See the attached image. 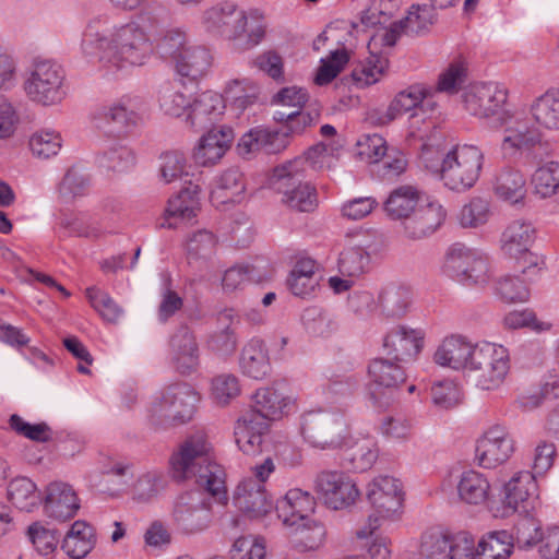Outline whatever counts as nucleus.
<instances>
[{
	"label": "nucleus",
	"instance_id": "34",
	"mask_svg": "<svg viewBox=\"0 0 559 559\" xmlns=\"http://www.w3.org/2000/svg\"><path fill=\"white\" fill-rule=\"evenodd\" d=\"M421 191L414 185L394 188L383 202V211L392 221H404L420 204Z\"/></svg>",
	"mask_w": 559,
	"mask_h": 559
},
{
	"label": "nucleus",
	"instance_id": "15",
	"mask_svg": "<svg viewBox=\"0 0 559 559\" xmlns=\"http://www.w3.org/2000/svg\"><path fill=\"white\" fill-rule=\"evenodd\" d=\"M369 379L368 389L370 397L379 406L389 403L399 388L406 381L404 368L386 358H374L367 367Z\"/></svg>",
	"mask_w": 559,
	"mask_h": 559
},
{
	"label": "nucleus",
	"instance_id": "3",
	"mask_svg": "<svg viewBox=\"0 0 559 559\" xmlns=\"http://www.w3.org/2000/svg\"><path fill=\"white\" fill-rule=\"evenodd\" d=\"M435 21L433 8L428 4L412 5L407 15L394 22L389 28L377 31L368 43L370 60L360 72H355L357 81L370 85L378 82L385 72L389 61L383 49L392 48L402 34H419Z\"/></svg>",
	"mask_w": 559,
	"mask_h": 559
},
{
	"label": "nucleus",
	"instance_id": "7",
	"mask_svg": "<svg viewBox=\"0 0 559 559\" xmlns=\"http://www.w3.org/2000/svg\"><path fill=\"white\" fill-rule=\"evenodd\" d=\"M146 107L141 97L124 95L97 108L92 115L96 129L104 133L128 135L145 121Z\"/></svg>",
	"mask_w": 559,
	"mask_h": 559
},
{
	"label": "nucleus",
	"instance_id": "46",
	"mask_svg": "<svg viewBox=\"0 0 559 559\" xmlns=\"http://www.w3.org/2000/svg\"><path fill=\"white\" fill-rule=\"evenodd\" d=\"M383 313L388 318L400 319L406 314L412 300L407 285L401 282L391 283L379 297Z\"/></svg>",
	"mask_w": 559,
	"mask_h": 559
},
{
	"label": "nucleus",
	"instance_id": "60",
	"mask_svg": "<svg viewBox=\"0 0 559 559\" xmlns=\"http://www.w3.org/2000/svg\"><path fill=\"white\" fill-rule=\"evenodd\" d=\"M159 108L165 115L180 117L188 114L190 102L187 96L174 86H164L159 92Z\"/></svg>",
	"mask_w": 559,
	"mask_h": 559
},
{
	"label": "nucleus",
	"instance_id": "13",
	"mask_svg": "<svg viewBox=\"0 0 559 559\" xmlns=\"http://www.w3.org/2000/svg\"><path fill=\"white\" fill-rule=\"evenodd\" d=\"M441 272L447 277L481 280L492 276L488 255L462 242L452 243L444 253Z\"/></svg>",
	"mask_w": 559,
	"mask_h": 559
},
{
	"label": "nucleus",
	"instance_id": "63",
	"mask_svg": "<svg viewBox=\"0 0 559 559\" xmlns=\"http://www.w3.org/2000/svg\"><path fill=\"white\" fill-rule=\"evenodd\" d=\"M449 535L440 532L425 533L421 536V559H449Z\"/></svg>",
	"mask_w": 559,
	"mask_h": 559
},
{
	"label": "nucleus",
	"instance_id": "58",
	"mask_svg": "<svg viewBox=\"0 0 559 559\" xmlns=\"http://www.w3.org/2000/svg\"><path fill=\"white\" fill-rule=\"evenodd\" d=\"M60 225L71 235L83 237H97L102 229L96 221L86 213L64 214Z\"/></svg>",
	"mask_w": 559,
	"mask_h": 559
},
{
	"label": "nucleus",
	"instance_id": "51",
	"mask_svg": "<svg viewBox=\"0 0 559 559\" xmlns=\"http://www.w3.org/2000/svg\"><path fill=\"white\" fill-rule=\"evenodd\" d=\"M490 216L491 209L489 200L475 197L462 206L457 219L463 228H478L487 224Z\"/></svg>",
	"mask_w": 559,
	"mask_h": 559
},
{
	"label": "nucleus",
	"instance_id": "39",
	"mask_svg": "<svg viewBox=\"0 0 559 559\" xmlns=\"http://www.w3.org/2000/svg\"><path fill=\"white\" fill-rule=\"evenodd\" d=\"M176 70L181 76L198 79L203 76L212 66V55L204 46L190 45L175 61Z\"/></svg>",
	"mask_w": 559,
	"mask_h": 559
},
{
	"label": "nucleus",
	"instance_id": "1",
	"mask_svg": "<svg viewBox=\"0 0 559 559\" xmlns=\"http://www.w3.org/2000/svg\"><path fill=\"white\" fill-rule=\"evenodd\" d=\"M159 20L150 12H142L126 23H115L107 14L88 20L81 38V52L95 57L99 68L108 74L142 67L157 51L174 62L190 46L180 29H169L159 39Z\"/></svg>",
	"mask_w": 559,
	"mask_h": 559
},
{
	"label": "nucleus",
	"instance_id": "16",
	"mask_svg": "<svg viewBox=\"0 0 559 559\" xmlns=\"http://www.w3.org/2000/svg\"><path fill=\"white\" fill-rule=\"evenodd\" d=\"M508 90L498 83H481L473 85L464 94V107L473 116L480 119L499 117L507 110L503 109L508 100Z\"/></svg>",
	"mask_w": 559,
	"mask_h": 559
},
{
	"label": "nucleus",
	"instance_id": "30",
	"mask_svg": "<svg viewBox=\"0 0 559 559\" xmlns=\"http://www.w3.org/2000/svg\"><path fill=\"white\" fill-rule=\"evenodd\" d=\"M536 237V229L532 222L516 218L510 222L501 234L500 249L504 255L520 259L530 253V248Z\"/></svg>",
	"mask_w": 559,
	"mask_h": 559
},
{
	"label": "nucleus",
	"instance_id": "2",
	"mask_svg": "<svg viewBox=\"0 0 559 559\" xmlns=\"http://www.w3.org/2000/svg\"><path fill=\"white\" fill-rule=\"evenodd\" d=\"M211 443L204 432L188 437L171 455L170 465L177 480L194 478L219 503L226 504L228 497L225 472L211 456Z\"/></svg>",
	"mask_w": 559,
	"mask_h": 559
},
{
	"label": "nucleus",
	"instance_id": "55",
	"mask_svg": "<svg viewBox=\"0 0 559 559\" xmlns=\"http://www.w3.org/2000/svg\"><path fill=\"white\" fill-rule=\"evenodd\" d=\"M337 148L331 144L318 143L311 146L302 156L295 159H302V168L307 170V166L316 170L330 169L335 165L337 159Z\"/></svg>",
	"mask_w": 559,
	"mask_h": 559
},
{
	"label": "nucleus",
	"instance_id": "19",
	"mask_svg": "<svg viewBox=\"0 0 559 559\" xmlns=\"http://www.w3.org/2000/svg\"><path fill=\"white\" fill-rule=\"evenodd\" d=\"M447 211L438 201L419 204L401 222L402 234L409 240H421L431 236L444 223Z\"/></svg>",
	"mask_w": 559,
	"mask_h": 559
},
{
	"label": "nucleus",
	"instance_id": "53",
	"mask_svg": "<svg viewBox=\"0 0 559 559\" xmlns=\"http://www.w3.org/2000/svg\"><path fill=\"white\" fill-rule=\"evenodd\" d=\"M36 489L35 483L29 478L16 477L9 485V499L20 510L31 511L39 501Z\"/></svg>",
	"mask_w": 559,
	"mask_h": 559
},
{
	"label": "nucleus",
	"instance_id": "33",
	"mask_svg": "<svg viewBox=\"0 0 559 559\" xmlns=\"http://www.w3.org/2000/svg\"><path fill=\"white\" fill-rule=\"evenodd\" d=\"M225 103L218 93L206 91L190 103L186 121L192 128H206L214 123L224 112Z\"/></svg>",
	"mask_w": 559,
	"mask_h": 559
},
{
	"label": "nucleus",
	"instance_id": "40",
	"mask_svg": "<svg viewBox=\"0 0 559 559\" xmlns=\"http://www.w3.org/2000/svg\"><path fill=\"white\" fill-rule=\"evenodd\" d=\"M240 368L243 374L261 380L271 371L270 359L264 343L261 340H251L242 348Z\"/></svg>",
	"mask_w": 559,
	"mask_h": 559
},
{
	"label": "nucleus",
	"instance_id": "5",
	"mask_svg": "<svg viewBox=\"0 0 559 559\" xmlns=\"http://www.w3.org/2000/svg\"><path fill=\"white\" fill-rule=\"evenodd\" d=\"M485 155L474 144H456L442 155L440 180L451 191L465 192L478 181Z\"/></svg>",
	"mask_w": 559,
	"mask_h": 559
},
{
	"label": "nucleus",
	"instance_id": "45",
	"mask_svg": "<svg viewBox=\"0 0 559 559\" xmlns=\"http://www.w3.org/2000/svg\"><path fill=\"white\" fill-rule=\"evenodd\" d=\"M456 489L463 502L480 504L488 498L490 484L481 473L471 469L462 473Z\"/></svg>",
	"mask_w": 559,
	"mask_h": 559
},
{
	"label": "nucleus",
	"instance_id": "62",
	"mask_svg": "<svg viewBox=\"0 0 559 559\" xmlns=\"http://www.w3.org/2000/svg\"><path fill=\"white\" fill-rule=\"evenodd\" d=\"M466 79V67L463 61H454L439 75L436 91L447 94H455L462 87Z\"/></svg>",
	"mask_w": 559,
	"mask_h": 559
},
{
	"label": "nucleus",
	"instance_id": "23",
	"mask_svg": "<svg viewBox=\"0 0 559 559\" xmlns=\"http://www.w3.org/2000/svg\"><path fill=\"white\" fill-rule=\"evenodd\" d=\"M170 361L182 376L194 373L200 366V348L194 334L187 328H179L169 340Z\"/></svg>",
	"mask_w": 559,
	"mask_h": 559
},
{
	"label": "nucleus",
	"instance_id": "61",
	"mask_svg": "<svg viewBox=\"0 0 559 559\" xmlns=\"http://www.w3.org/2000/svg\"><path fill=\"white\" fill-rule=\"evenodd\" d=\"M86 297L104 320L111 323L118 321L122 310L107 293L93 286L86 289Z\"/></svg>",
	"mask_w": 559,
	"mask_h": 559
},
{
	"label": "nucleus",
	"instance_id": "56",
	"mask_svg": "<svg viewBox=\"0 0 559 559\" xmlns=\"http://www.w3.org/2000/svg\"><path fill=\"white\" fill-rule=\"evenodd\" d=\"M378 457V449L376 442L366 438L360 442H356L347 450L346 459L350 462L353 469L365 472L369 469Z\"/></svg>",
	"mask_w": 559,
	"mask_h": 559
},
{
	"label": "nucleus",
	"instance_id": "18",
	"mask_svg": "<svg viewBox=\"0 0 559 559\" xmlns=\"http://www.w3.org/2000/svg\"><path fill=\"white\" fill-rule=\"evenodd\" d=\"M514 451V442L504 427L493 426L477 440L475 460L484 468L506 463Z\"/></svg>",
	"mask_w": 559,
	"mask_h": 559
},
{
	"label": "nucleus",
	"instance_id": "21",
	"mask_svg": "<svg viewBox=\"0 0 559 559\" xmlns=\"http://www.w3.org/2000/svg\"><path fill=\"white\" fill-rule=\"evenodd\" d=\"M504 502L514 511L530 514L539 506L538 486L531 472H518L504 485Z\"/></svg>",
	"mask_w": 559,
	"mask_h": 559
},
{
	"label": "nucleus",
	"instance_id": "47",
	"mask_svg": "<svg viewBox=\"0 0 559 559\" xmlns=\"http://www.w3.org/2000/svg\"><path fill=\"white\" fill-rule=\"evenodd\" d=\"M275 120L285 122L283 133L287 138L288 134H301L308 128L314 126L320 118L318 109H300L289 111H276Z\"/></svg>",
	"mask_w": 559,
	"mask_h": 559
},
{
	"label": "nucleus",
	"instance_id": "29",
	"mask_svg": "<svg viewBox=\"0 0 559 559\" xmlns=\"http://www.w3.org/2000/svg\"><path fill=\"white\" fill-rule=\"evenodd\" d=\"M476 346L477 344H473L462 335L447 336L437 347L433 361L454 370H468Z\"/></svg>",
	"mask_w": 559,
	"mask_h": 559
},
{
	"label": "nucleus",
	"instance_id": "10",
	"mask_svg": "<svg viewBox=\"0 0 559 559\" xmlns=\"http://www.w3.org/2000/svg\"><path fill=\"white\" fill-rule=\"evenodd\" d=\"M64 71L51 60H38L26 76L23 88L26 96L43 106H55L66 97Z\"/></svg>",
	"mask_w": 559,
	"mask_h": 559
},
{
	"label": "nucleus",
	"instance_id": "44",
	"mask_svg": "<svg viewBox=\"0 0 559 559\" xmlns=\"http://www.w3.org/2000/svg\"><path fill=\"white\" fill-rule=\"evenodd\" d=\"M289 400L274 388H261L252 396L251 408L267 420L282 418Z\"/></svg>",
	"mask_w": 559,
	"mask_h": 559
},
{
	"label": "nucleus",
	"instance_id": "54",
	"mask_svg": "<svg viewBox=\"0 0 559 559\" xmlns=\"http://www.w3.org/2000/svg\"><path fill=\"white\" fill-rule=\"evenodd\" d=\"M62 147L61 134L52 129H40L29 138V148L34 156L48 159Z\"/></svg>",
	"mask_w": 559,
	"mask_h": 559
},
{
	"label": "nucleus",
	"instance_id": "28",
	"mask_svg": "<svg viewBox=\"0 0 559 559\" xmlns=\"http://www.w3.org/2000/svg\"><path fill=\"white\" fill-rule=\"evenodd\" d=\"M79 509V498L69 484L53 481L47 486L44 499V511L47 516L67 521L73 518Z\"/></svg>",
	"mask_w": 559,
	"mask_h": 559
},
{
	"label": "nucleus",
	"instance_id": "14",
	"mask_svg": "<svg viewBox=\"0 0 559 559\" xmlns=\"http://www.w3.org/2000/svg\"><path fill=\"white\" fill-rule=\"evenodd\" d=\"M177 526L187 534H197L210 527L213 520L211 500L199 490L177 496L173 508Z\"/></svg>",
	"mask_w": 559,
	"mask_h": 559
},
{
	"label": "nucleus",
	"instance_id": "4",
	"mask_svg": "<svg viewBox=\"0 0 559 559\" xmlns=\"http://www.w3.org/2000/svg\"><path fill=\"white\" fill-rule=\"evenodd\" d=\"M199 402L198 392L188 383L178 382L157 393L147 408L148 423L155 429H168L190 421Z\"/></svg>",
	"mask_w": 559,
	"mask_h": 559
},
{
	"label": "nucleus",
	"instance_id": "26",
	"mask_svg": "<svg viewBox=\"0 0 559 559\" xmlns=\"http://www.w3.org/2000/svg\"><path fill=\"white\" fill-rule=\"evenodd\" d=\"M233 500L235 507L250 519L262 518L273 508L265 486L252 478H246L238 484Z\"/></svg>",
	"mask_w": 559,
	"mask_h": 559
},
{
	"label": "nucleus",
	"instance_id": "22",
	"mask_svg": "<svg viewBox=\"0 0 559 559\" xmlns=\"http://www.w3.org/2000/svg\"><path fill=\"white\" fill-rule=\"evenodd\" d=\"M431 95L432 90L429 86L421 83L412 84L394 96L385 112L381 114L378 118L371 115L370 119L379 126L389 124L414 109H423L425 106L432 107L429 100Z\"/></svg>",
	"mask_w": 559,
	"mask_h": 559
},
{
	"label": "nucleus",
	"instance_id": "52",
	"mask_svg": "<svg viewBox=\"0 0 559 559\" xmlns=\"http://www.w3.org/2000/svg\"><path fill=\"white\" fill-rule=\"evenodd\" d=\"M241 392L239 379L231 373H221L211 380L210 396L219 406L228 405Z\"/></svg>",
	"mask_w": 559,
	"mask_h": 559
},
{
	"label": "nucleus",
	"instance_id": "31",
	"mask_svg": "<svg viewBox=\"0 0 559 559\" xmlns=\"http://www.w3.org/2000/svg\"><path fill=\"white\" fill-rule=\"evenodd\" d=\"M314 508V498L299 488L289 489L275 507L278 519L286 526H295L306 521Z\"/></svg>",
	"mask_w": 559,
	"mask_h": 559
},
{
	"label": "nucleus",
	"instance_id": "35",
	"mask_svg": "<svg viewBox=\"0 0 559 559\" xmlns=\"http://www.w3.org/2000/svg\"><path fill=\"white\" fill-rule=\"evenodd\" d=\"M245 191L242 174L237 168H229L215 179L211 190V201L216 207L238 203L243 199Z\"/></svg>",
	"mask_w": 559,
	"mask_h": 559
},
{
	"label": "nucleus",
	"instance_id": "57",
	"mask_svg": "<svg viewBox=\"0 0 559 559\" xmlns=\"http://www.w3.org/2000/svg\"><path fill=\"white\" fill-rule=\"evenodd\" d=\"M369 265V255L361 247L344 250L338 260V269L343 276L358 277Z\"/></svg>",
	"mask_w": 559,
	"mask_h": 559
},
{
	"label": "nucleus",
	"instance_id": "37",
	"mask_svg": "<svg viewBox=\"0 0 559 559\" xmlns=\"http://www.w3.org/2000/svg\"><path fill=\"white\" fill-rule=\"evenodd\" d=\"M495 194L507 202L519 203L526 194V180L522 171L515 167H502L493 182Z\"/></svg>",
	"mask_w": 559,
	"mask_h": 559
},
{
	"label": "nucleus",
	"instance_id": "12",
	"mask_svg": "<svg viewBox=\"0 0 559 559\" xmlns=\"http://www.w3.org/2000/svg\"><path fill=\"white\" fill-rule=\"evenodd\" d=\"M301 431L305 439L320 449H336L348 443L345 420L329 412H309L302 418Z\"/></svg>",
	"mask_w": 559,
	"mask_h": 559
},
{
	"label": "nucleus",
	"instance_id": "24",
	"mask_svg": "<svg viewBox=\"0 0 559 559\" xmlns=\"http://www.w3.org/2000/svg\"><path fill=\"white\" fill-rule=\"evenodd\" d=\"M201 190L200 185L189 181L188 186L169 199L159 226L176 228L180 223L194 218L200 211Z\"/></svg>",
	"mask_w": 559,
	"mask_h": 559
},
{
	"label": "nucleus",
	"instance_id": "42",
	"mask_svg": "<svg viewBox=\"0 0 559 559\" xmlns=\"http://www.w3.org/2000/svg\"><path fill=\"white\" fill-rule=\"evenodd\" d=\"M534 121L548 130H559V88H551L536 97L530 105Z\"/></svg>",
	"mask_w": 559,
	"mask_h": 559
},
{
	"label": "nucleus",
	"instance_id": "38",
	"mask_svg": "<svg viewBox=\"0 0 559 559\" xmlns=\"http://www.w3.org/2000/svg\"><path fill=\"white\" fill-rule=\"evenodd\" d=\"M96 535L94 528L85 521H75L66 534L61 549L73 559L85 557L94 548Z\"/></svg>",
	"mask_w": 559,
	"mask_h": 559
},
{
	"label": "nucleus",
	"instance_id": "8",
	"mask_svg": "<svg viewBox=\"0 0 559 559\" xmlns=\"http://www.w3.org/2000/svg\"><path fill=\"white\" fill-rule=\"evenodd\" d=\"M367 499L376 512L368 518V526L359 530L357 536L367 538L380 526V520L393 519L401 514L404 491L401 481L392 476L374 477L367 487Z\"/></svg>",
	"mask_w": 559,
	"mask_h": 559
},
{
	"label": "nucleus",
	"instance_id": "32",
	"mask_svg": "<svg viewBox=\"0 0 559 559\" xmlns=\"http://www.w3.org/2000/svg\"><path fill=\"white\" fill-rule=\"evenodd\" d=\"M266 25L257 12L247 14L240 11L230 33V41L235 49L245 51L258 46L264 38Z\"/></svg>",
	"mask_w": 559,
	"mask_h": 559
},
{
	"label": "nucleus",
	"instance_id": "20",
	"mask_svg": "<svg viewBox=\"0 0 559 559\" xmlns=\"http://www.w3.org/2000/svg\"><path fill=\"white\" fill-rule=\"evenodd\" d=\"M424 337L421 330L397 325L384 335L382 347L395 361L408 362L415 360L421 352Z\"/></svg>",
	"mask_w": 559,
	"mask_h": 559
},
{
	"label": "nucleus",
	"instance_id": "43",
	"mask_svg": "<svg viewBox=\"0 0 559 559\" xmlns=\"http://www.w3.org/2000/svg\"><path fill=\"white\" fill-rule=\"evenodd\" d=\"M513 538L507 531L484 535L476 546V559H508L513 552Z\"/></svg>",
	"mask_w": 559,
	"mask_h": 559
},
{
	"label": "nucleus",
	"instance_id": "48",
	"mask_svg": "<svg viewBox=\"0 0 559 559\" xmlns=\"http://www.w3.org/2000/svg\"><path fill=\"white\" fill-rule=\"evenodd\" d=\"M98 163L100 167L107 170L122 173L135 164V154L131 147L118 141L102 153Z\"/></svg>",
	"mask_w": 559,
	"mask_h": 559
},
{
	"label": "nucleus",
	"instance_id": "6",
	"mask_svg": "<svg viewBox=\"0 0 559 559\" xmlns=\"http://www.w3.org/2000/svg\"><path fill=\"white\" fill-rule=\"evenodd\" d=\"M302 159H293L274 168L272 189L282 195L281 202L296 212H312L318 205L317 190L304 181Z\"/></svg>",
	"mask_w": 559,
	"mask_h": 559
},
{
	"label": "nucleus",
	"instance_id": "41",
	"mask_svg": "<svg viewBox=\"0 0 559 559\" xmlns=\"http://www.w3.org/2000/svg\"><path fill=\"white\" fill-rule=\"evenodd\" d=\"M217 245L216 236L207 230L200 229L192 233L186 242L188 264L197 270H203L207 260L214 254Z\"/></svg>",
	"mask_w": 559,
	"mask_h": 559
},
{
	"label": "nucleus",
	"instance_id": "36",
	"mask_svg": "<svg viewBox=\"0 0 559 559\" xmlns=\"http://www.w3.org/2000/svg\"><path fill=\"white\" fill-rule=\"evenodd\" d=\"M241 10L231 2H224L205 10L202 14V26L213 36L230 40V33L237 22Z\"/></svg>",
	"mask_w": 559,
	"mask_h": 559
},
{
	"label": "nucleus",
	"instance_id": "25",
	"mask_svg": "<svg viewBox=\"0 0 559 559\" xmlns=\"http://www.w3.org/2000/svg\"><path fill=\"white\" fill-rule=\"evenodd\" d=\"M234 139V130L228 126L211 128L193 150L194 162L204 167L215 165L230 148Z\"/></svg>",
	"mask_w": 559,
	"mask_h": 559
},
{
	"label": "nucleus",
	"instance_id": "17",
	"mask_svg": "<svg viewBox=\"0 0 559 559\" xmlns=\"http://www.w3.org/2000/svg\"><path fill=\"white\" fill-rule=\"evenodd\" d=\"M316 489L322 496L324 503L334 510L354 504L360 496L352 477L338 471L321 472L316 479Z\"/></svg>",
	"mask_w": 559,
	"mask_h": 559
},
{
	"label": "nucleus",
	"instance_id": "64",
	"mask_svg": "<svg viewBox=\"0 0 559 559\" xmlns=\"http://www.w3.org/2000/svg\"><path fill=\"white\" fill-rule=\"evenodd\" d=\"M265 556L264 540L253 536L239 537L230 549L231 559H264Z\"/></svg>",
	"mask_w": 559,
	"mask_h": 559
},
{
	"label": "nucleus",
	"instance_id": "59",
	"mask_svg": "<svg viewBox=\"0 0 559 559\" xmlns=\"http://www.w3.org/2000/svg\"><path fill=\"white\" fill-rule=\"evenodd\" d=\"M159 176L165 183H170L188 176L187 158L183 153L173 151L160 156Z\"/></svg>",
	"mask_w": 559,
	"mask_h": 559
},
{
	"label": "nucleus",
	"instance_id": "27",
	"mask_svg": "<svg viewBox=\"0 0 559 559\" xmlns=\"http://www.w3.org/2000/svg\"><path fill=\"white\" fill-rule=\"evenodd\" d=\"M269 421L252 408L236 421V443L245 454L254 455L261 451L262 438L269 430Z\"/></svg>",
	"mask_w": 559,
	"mask_h": 559
},
{
	"label": "nucleus",
	"instance_id": "11",
	"mask_svg": "<svg viewBox=\"0 0 559 559\" xmlns=\"http://www.w3.org/2000/svg\"><path fill=\"white\" fill-rule=\"evenodd\" d=\"M503 135L500 150L506 158H518L542 144V133L531 119L520 111H506L499 117Z\"/></svg>",
	"mask_w": 559,
	"mask_h": 559
},
{
	"label": "nucleus",
	"instance_id": "49",
	"mask_svg": "<svg viewBox=\"0 0 559 559\" xmlns=\"http://www.w3.org/2000/svg\"><path fill=\"white\" fill-rule=\"evenodd\" d=\"M325 534L323 524L307 519L295 525L293 543L299 550H314L323 544Z\"/></svg>",
	"mask_w": 559,
	"mask_h": 559
},
{
	"label": "nucleus",
	"instance_id": "50",
	"mask_svg": "<svg viewBox=\"0 0 559 559\" xmlns=\"http://www.w3.org/2000/svg\"><path fill=\"white\" fill-rule=\"evenodd\" d=\"M531 182L539 198L552 197L559 189V163L548 162L539 166L532 175Z\"/></svg>",
	"mask_w": 559,
	"mask_h": 559
},
{
	"label": "nucleus",
	"instance_id": "9",
	"mask_svg": "<svg viewBox=\"0 0 559 559\" xmlns=\"http://www.w3.org/2000/svg\"><path fill=\"white\" fill-rule=\"evenodd\" d=\"M468 371L475 373V382L479 389L487 391L499 389L510 371L508 348L489 342L478 343Z\"/></svg>",
	"mask_w": 559,
	"mask_h": 559
}]
</instances>
